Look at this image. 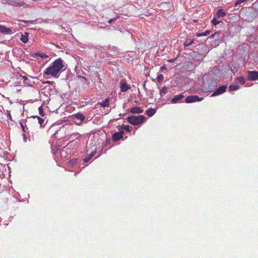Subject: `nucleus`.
I'll list each match as a JSON object with an SVG mask.
<instances>
[{"label":"nucleus","instance_id":"4be33fe9","mask_svg":"<svg viewBox=\"0 0 258 258\" xmlns=\"http://www.w3.org/2000/svg\"><path fill=\"white\" fill-rule=\"evenodd\" d=\"M235 81L236 83H239L240 84L243 85L245 83V79L243 77H239L236 78Z\"/></svg>","mask_w":258,"mask_h":258},{"label":"nucleus","instance_id":"5701e85b","mask_svg":"<svg viewBox=\"0 0 258 258\" xmlns=\"http://www.w3.org/2000/svg\"><path fill=\"white\" fill-rule=\"evenodd\" d=\"M239 86L238 85H231L229 87V90L230 91L237 90L239 89Z\"/></svg>","mask_w":258,"mask_h":258},{"label":"nucleus","instance_id":"cd10ccee","mask_svg":"<svg viewBox=\"0 0 258 258\" xmlns=\"http://www.w3.org/2000/svg\"><path fill=\"white\" fill-rule=\"evenodd\" d=\"M157 82L159 83H161L163 81L164 79V77L162 74H160L157 77Z\"/></svg>","mask_w":258,"mask_h":258},{"label":"nucleus","instance_id":"a211bd4d","mask_svg":"<svg viewBox=\"0 0 258 258\" xmlns=\"http://www.w3.org/2000/svg\"><path fill=\"white\" fill-rule=\"evenodd\" d=\"M28 33L25 32L24 34H22L20 40L24 42V43H26L28 41Z\"/></svg>","mask_w":258,"mask_h":258},{"label":"nucleus","instance_id":"9d476101","mask_svg":"<svg viewBox=\"0 0 258 258\" xmlns=\"http://www.w3.org/2000/svg\"><path fill=\"white\" fill-rule=\"evenodd\" d=\"M108 55L111 56H114L118 54V50L117 47L115 46L110 47L109 50L107 51Z\"/></svg>","mask_w":258,"mask_h":258},{"label":"nucleus","instance_id":"473e14b6","mask_svg":"<svg viewBox=\"0 0 258 258\" xmlns=\"http://www.w3.org/2000/svg\"><path fill=\"white\" fill-rule=\"evenodd\" d=\"M71 164H75L77 163V159H73L70 161Z\"/></svg>","mask_w":258,"mask_h":258},{"label":"nucleus","instance_id":"f03ea898","mask_svg":"<svg viewBox=\"0 0 258 258\" xmlns=\"http://www.w3.org/2000/svg\"><path fill=\"white\" fill-rule=\"evenodd\" d=\"M126 119L130 124L133 125H137L145 122L146 118L144 115H141L128 116Z\"/></svg>","mask_w":258,"mask_h":258},{"label":"nucleus","instance_id":"4468645a","mask_svg":"<svg viewBox=\"0 0 258 258\" xmlns=\"http://www.w3.org/2000/svg\"><path fill=\"white\" fill-rule=\"evenodd\" d=\"M130 111L133 114H140L143 113L144 110L141 107L136 106L132 108Z\"/></svg>","mask_w":258,"mask_h":258},{"label":"nucleus","instance_id":"6ab92c4d","mask_svg":"<svg viewBox=\"0 0 258 258\" xmlns=\"http://www.w3.org/2000/svg\"><path fill=\"white\" fill-rule=\"evenodd\" d=\"M100 105L103 108L105 107H108L109 104V99L106 98L104 100L99 103Z\"/></svg>","mask_w":258,"mask_h":258},{"label":"nucleus","instance_id":"0eeeda50","mask_svg":"<svg viewBox=\"0 0 258 258\" xmlns=\"http://www.w3.org/2000/svg\"><path fill=\"white\" fill-rule=\"evenodd\" d=\"M227 89L226 85H222L217 89L211 95L212 97L218 96L224 93Z\"/></svg>","mask_w":258,"mask_h":258},{"label":"nucleus","instance_id":"c756f323","mask_svg":"<svg viewBox=\"0 0 258 258\" xmlns=\"http://www.w3.org/2000/svg\"><path fill=\"white\" fill-rule=\"evenodd\" d=\"M38 110H39V114H40V115L41 116H43L44 115V111H43V109L42 106H40L38 108Z\"/></svg>","mask_w":258,"mask_h":258},{"label":"nucleus","instance_id":"e433bc0d","mask_svg":"<svg viewBox=\"0 0 258 258\" xmlns=\"http://www.w3.org/2000/svg\"><path fill=\"white\" fill-rule=\"evenodd\" d=\"M116 18H114V19H110L109 21H108V23L109 24H111V23L112 22H113L115 20H116Z\"/></svg>","mask_w":258,"mask_h":258},{"label":"nucleus","instance_id":"4c0bfd02","mask_svg":"<svg viewBox=\"0 0 258 258\" xmlns=\"http://www.w3.org/2000/svg\"><path fill=\"white\" fill-rule=\"evenodd\" d=\"M44 83L50 84V85H52L53 82H50V81H47L45 82Z\"/></svg>","mask_w":258,"mask_h":258},{"label":"nucleus","instance_id":"2f4dec72","mask_svg":"<svg viewBox=\"0 0 258 258\" xmlns=\"http://www.w3.org/2000/svg\"><path fill=\"white\" fill-rule=\"evenodd\" d=\"M66 2L69 5H72L74 3L73 0H67Z\"/></svg>","mask_w":258,"mask_h":258},{"label":"nucleus","instance_id":"412c9836","mask_svg":"<svg viewBox=\"0 0 258 258\" xmlns=\"http://www.w3.org/2000/svg\"><path fill=\"white\" fill-rule=\"evenodd\" d=\"M194 42V40L192 39H187L184 43V46L185 48L191 45Z\"/></svg>","mask_w":258,"mask_h":258},{"label":"nucleus","instance_id":"a18cd8bd","mask_svg":"<svg viewBox=\"0 0 258 258\" xmlns=\"http://www.w3.org/2000/svg\"><path fill=\"white\" fill-rule=\"evenodd\" d=\"M169 61L171 62L173 61V60L172 59H170V60H169Z\"/></svg>","mask_w":258,"mask_h":258},{"label":"nucleus","instance_id":"c9c22d12","mask_svg":"<svg viewBox=\"0 0 258 258\" xmlns=\"http://www.w3.org/2000/svg\"><path fill=\"white\" fill-rule=\"evenodd\" d=\"M197 35L198 36V37H201V36H205L204 35V33H199L197 34Z\"/></svg>","mask_w":258,"mask_h":258},{"label":"nucleus","instance_id":"aec40b11","mask_svg":"<svg viewBox=\"0 0 258 258\" xmlns=\"http://www.w3.org/2000/svg\"><path fill=\"white\" fill-rule=\"evenodd\" d=\"M216 15L219 18L223 17L226 15V13L222 9H220L217 12Z\"/></svg>","mask_w":258,"mask_h":258},{"label":"nucleus","instance_id":"b1692460","mask_svg":"<svg viewBox=\"0 0 258 258\" xmlns=\"http://www.w3.org/2000/svg\"><path fill=\"white\" fill-rule=\"evenodd\" d=\"M121 128L127 132H130L133 130L132 126L129 125H122Z\"/></svg>","mask_w":258,"mask_h":258},{"label":"nucleus","instance_id":"39448f33","mask_svg":"<svg viewBox=\"0 0 258 258\" xmlns=\"http://www.w3.org/2000/svg\"><path fill=\"white\" fill-rule=\"evenodd\" d=\"M247 79L249 81H255L258 79V72L255 71H248Z\"/></svg>","mask_w":258,"mask_h":258},{"label":"nucleus","instance_id":"6e6552de","mask_svg":"<svg viewBox=\"0 0 258 258\" xmlns=\"http://www.w3.org/2000/svg\"><path fill=\"white\" fill-rule=\"evenodd\" d=\"M208 84L206 83H204V87L206 91L210 92L212 91L213 89H215L216 87V83L214 81H210V85H209L208 87L207 86Z\"/></svg>","mask_w":258,"mask_h":258},{"label":"nucleus","instance_id":"79ce46f5","mask_svg":"<svg viewBox=\"0 0 258 258\" xmlns=\"http://www.w3.org/2000/svg\"><path fill=\"white\" fill-rule=\"evenodd\" d=\"M217 70V68H215L214 69H213L212 70V71H213V73H215V71Z\"/></svg>","mask_w":258,"mask_h":258},{"label":"nucleus","instance_id":"f704fd0d","mask_svg":"<svg viewBox=\"0 0 258 258\" xmlns=\"http://www.w3.org/2000/svg\"><path fill=\"white\" fill-rule=\"evenodd\" d=\"M204 33V35L205 36H207V35H208L210 33V31L207 30Z\"/></svg>","mask_w":258,"mask_h":258},{"label":"nucleus","instance_id":"7c9ffc66","mask_svg":"<svg viewBox=\"0 0 258 258\" xmlns=\"http://www.w3.org/2000/svg\"><path fill=\"white\" fill-rule=\"evenodd\" d=\"M20 125L22 128V131L24 133H26V131H25V126L23 125V124L22 123H20Z\"/></svg>","mask_w":258,"mask_h":258},{"label":"nucleus","instance_id":"a19ab883","mask_svg":"<svg viewBox=\"0 0 258 258\" xmlns=\"http://www.w3.org/2000/svg\"><path fill=\"white\" fill-rule=\"evenodd\" d=\"M143 87H144V88L146 90V82H144Z\"/></svg>","mask_w":258,"mask_h":258},{"label":"nucleus","instance_id":"7ed1b4c3","mask_svg":"<svg viewBox=\"0 0 258 258\" xmlns=\"http://www.w3.org/2000/svg\"><path fill=\"white\" fill-rule=\"evenodd\" d=\"M85 119V116L82 113H78L73 115V119L78 125H80Z\"/></svg>","mask_w":258,"mask_h":258},{"label":"nucleus","instance_id":"72a5a7b5","mask_svg":"<svg viewBox=\"0 0 258 258\" xmlns=\"http://www.w3.org/2000/svg\"><path fill=\"white\" fill-rule=\"evenodd\" d=\"M23 136L24 141L26 142V139H27V136H26V134L25 133H24Z\"/></svg>","mask_w":258,"mask_h":258},{"label":"nucleus","instance_id":"20e7f679","mask_svg":"<svg viewBox=\"0 0 258 258\" xmlns=\"http://www.w3.org/2000/svg\"><path fill=\"white\" fill-rule=\"evenodd\" d=\"M203 99V97H199L198 95H191L187 96L185 100L187 103H191L195 102L201 101Z\"/></svg>","mask_w":258,"mask_h":258},{"label":"nucleus","instance_id":"ea45409f","mask_svg":"<svg viewBox=\"0 0 258 258\" xmlns=\"http://www.w3.org/2000/svg\"><path fill=\"white\" fill-rule=\"evenodd\" d=\"M217 35H218V33H215L214 34H213V35H212V37H213V38H214V37H215V36H217Z\"/></svg>","mask_w":258,"mask_h":258},{"label":"nucleus","instance_id":"de8ad7c7","mask_svg":"<svg viewBox=\"0 0 258 258\" xmlns=\"http://www.w3.org/2000/svg\"><path fill=\"white\" fill-rule=\"evenodd\" d=\"M82 78H83L85 80H86V78L85 77H82Z\"/></svg>","mask_w":258,"mask_h":258},{"label":"nucleus","instance_id":"bb28decb","mask_svg":"<svg viewBox=\"0 0 258 258\" xmlns=\"http://www.w3.org/2000/svg\"><path fill=\"white\" fill-rule=\"evenodd\" d=\"M211 22L213 25L216 26L217 25L219 24V23L222 22L221 21H219L217 20L216 18H214L212 20Z\"/></svg>","mask_w":258,"mask_h":258},{"label":"nucleus","instance_id":"f8f14e48","mask_svg":"<svg viewBox=\"0 0 258 258\" xmlns=\"http://www.w3.org/2000/svg\"><path fill=\"white\" fill-rule=\"evenodd\" d=\"M123 131L115 133L112 136V140L114 142L118 141L123 138Z\"/></svg>","mask_w":258,"mask_h":258},{"label":"nucleus","instance_id":"f3484780","mask_svg":"<svg viewBox=\"0 0 258 258\" xmlns=\"http://www.w3.org/2000/svg\"><path fill=\"white\" fill-rule=\"evenodd\" d=\"M156 113V110L153 108H150L146 111V114L149 117H152Z\"/></svg>","mask_w":258,"mask_h":258},{"label":"nucleus","instance_id":"c85d7f7f","mask_svg":"<svg viewBox=\"0 0 258 258\" xmlns=\"http://www.w3.org/2000/svg\"><path fill=\"white\" fill-rule=\"evenodd\" d=\"M247 0H237L235 3V7H237L239 5L246 2Z\"/></svg>","mask_w":258,"mask_h":258},{"label":"nucleus","instance_id":"58836bf2","mask_svg":"<svg viewBox=\"0 0 258 258\" xmlns=\"http://www.w3.org/2000/svg\"><path fill=\"white\" fill-rule=\"evenodd\" d=\"M57 132H55L52 136V137L54 138H57Z\"/></svg>","mask_w":258,"mask_h":258},{"label":"nucleus","instance_id":"dca6fc26","mask_svg":"<svg viewBox=\"0 0 258 258\" xmlns=\"http://www.w3.org/2000/svg\"><path fill=\"white\" fill-rule=\"evenodd\" d=\"M9 4L14 7H21L24 5V3L23 2H17L16 1H11L9 2Z\"/></svg>","mask_w":258,"mask_h":258},{"label":"nucleus","instance_id":"ddd939ff","mask_svg":"<svg viewBox=\"0 0 258 258\" xmlns=\"http://www.w3.org/2000/svg\"><path fill=\"white\" fill-rule=\"evenodd\" d=\"M0 32L7 34H10L12 33V30L9 28H7L3 25H0Z\"/></svg>","mask_w":258,"mask_h":258},{"label":"nucleus","instance_id":"1a4fd4ad","mask_svg":"<svg viewBox=\"0 0 258 258\" xmlns=\"http://www.w3.org/2000/svg\"><path fill=\"white\" fill-rule=\"evenodd\" d=\"M185 96L182 94H178L174 96L171 100V102L173 104L181 102Z\"/></svg>","mask_w":258,"mask_h":258},{"label":"nucleus","instance_id":"393cba45","mask_svg":"<svg viewBox=\"0 0 258 258\" xmlns=\"http://www.w3.org/2000/svg\"><path fill=\"white\" fill-rule=\"evenodd\" d=\"M35 55L37 56H38V57H40L42 58H47L48 57V55H47L46 54L43 53V52H36V53H35Z\"/></svg>","mask_w":258,"mask_h":258},{"label":"nucleus","instance_id":"2eb2a0df","mask_svg":"<svg viewBox=\"0 0 258 258\" xmlns=\"http://www.w3.org/2000/svg\"><path fill=\"white\" fill-rule=\"evenodd\" d=\"M96 153V151L95 148L94 151L91 152V153L89 154V155L88 157L84 159V163L88 162L91 159V158L94 156Z\"/></svg>","mask_w":258,"mask_h":258},{"label":"nucleus","instance_id":"a878e982","mask_svg":"<svg viewBox=\"0 0 258 258\" xmlns=\"http://www.w3.org/2000/svg\"><path fill=\"white\" fill-rule=\"evenodd\" d=\"M167 88L166 87H163L160 91V94L161 96H163L167 92Z\"/></svg>","mask_w":258,"mask_h":258},{"label":"nucleus","instance_id":"49530a36","mask_svg":"<svg viewBox=\"0 0 258 258\" xmlns=\"http://www.w3.org/2000/svg\"><path fill=\"white\" fill-rule=\"evenodd\" d=\"M31 136L29 135V141H30V140H31Z\"/></svg>","mask_w":258,"mask_h":258},{"label":"nucleus","instance_id":"37998d69","mask_svg":"<svg viewBox=\"0 0 258 258\" xmlns=\"http://www.w3.org/2000/svg\"><path fill=\"white\" fill-rule=\"evenodd\" d=\"M25 131H26V133L27 132V131H28V128L25 126Z\"/></svg>","mask_w":258,"mask_h":258},{"label":"nucleus","instance_id":"c03bdc74","mask_svg":"<svg viewBox=\"0 0 258 258\" xmlns=\"http://www.w3.org/2000/svg\"><path fill=\"white\" fill-rule=\"evenodd\" d=\"M161 70H163V69H166V67L165 66H162L161 68Z\"/></svg>","mask_w":258,"mask_h":258},{"label":"nucleus","instance_id":"423d86ee","mask_svg":"<svg viewBox=\"0 0 258 258\" xmlns=\"http://www.w3.org/2000/svg\"><path fill=\"white\" fill-rule=\"evenodd\" d=\"M120 90L122 92L127 91L131 88V85H128L125 80H121L119 82Z\"/></svg>","mask_w":258,"mask_h":258},{"label":"nucleus","instance_id":"9b49d317","mask_svg":"<svg viewBox=\"0 0 258 258\" xmlns=\"http://www.w3.org/2000/svg\"><path fill=\"white\" fill-rule=\"evenodd\" d=\"M33 119V121L35 122H38L40 125V127H43L44 126V119L41 118L40 117L38 116H32L31 117Z\"/></svg>","mask_w":258,"mask_h":258},{"label":"nucleus","instance_id":"f257e3e1","mask_svg":"<svg viewBox=\"0 0 258 258\" xmlns=\"http://www.w3.org/2000/svg\"><path fill=\"white\" fill-rule=\"evenodd\" d=\"M66 68L65 62L61 58H58L44 71V74L58 78V74L65 70Z\"/></svg>","mask_w":258,"mask_h":258}]
</instances>
